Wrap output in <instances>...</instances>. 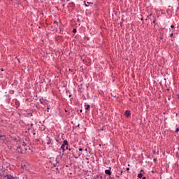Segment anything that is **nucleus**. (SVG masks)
<instances>
[{
    "label": "nucleus",
    "instance_id": "nucleus-1",
    "mask_svg": "<svg viewBox=\"0 0 179 179\" xmlns=\"http://www.w3.org/2000/svg\"><path fill=\"white\" fill-rule=\"evenodd\" d=\"M105 173L107 174V176H111V167H109V169H106Z\"/></svg>",
    "mask_w": 179,
    "mask_h": 179
},
{
    "label": "nucleus",
    "instance_id": "nucleus-2",
    "mask_svg": "<svg viewBox=\"0 0 179 179\" xmlns=\"http://www.w3.org/2000/svg\"><path fill=\"white\" fill-rule=\"evenodd\" d=\"M17 152H18V153H23V150H22V147L17 146Z\"/></svg>",
    "mask_w": 179,
    "mask_h": 179
},
{
    "label": "nucleus",
    "instance_id": "nucleus-3",
    "mask_svg": "<svg viewBox=\"0 0 179 179\" xmlns=\"http://www.w3.org/2000/svg\"><path fill=\"white\" fill-rule=\"evenodd\" d=\"M125 115H126V117H130L131 116V111H129V110H126L125 111Z\"/></svg>",
    "mask_w": 179,
    "mask_h": 179
},
{
    "label": "nucleus",
    "instance_id": "nucleus-4",
    "mask_svg": "<svg viewBox=\"0 0 179 179\" xmlns=\"http://www.w3.org/2000/svg\"><path fill=\"white\" fill-rule=\"evenodd\" d=\"M84 3H85V6H90V4L91 5H93V3H89V2H85V1H84Z\"/></svg>",
    "mask_w": 179,
    "mask_h": 179
},
{
    "label": "nucleus",
    "instance_id": "nucleus-5",
    "mask_svg": "<svg viewBox=\"0 0 179 179\" xmlns=\"http://www.w3.org/2000/svg\"><path fill=\"white\" fill-rule=\"evenodd\" d=\"M62 145L68 146V141L64 140V141H63V144H62Z\"/></svg>",
    "mask_w": 179,
    "mask_h": 179
},
{
    "label": "nucleus",
    "instance_id": "nucleus-6",
    "mask_svg": "<svg viewBox=\"0 0 179 179\" xmlns=\"http://www.w3.org/2000/svg\"><path fill=\"white\" fill-rule=\"evenodd\" d=\"M60 149H62V150L63 153H65V145H62V146H61Z\"/></svg>",
    "mask_w": 179,
    "mask_h": 179
},
{
    "label": "nucleus",
    "instance_id": "nucleus-7",
    "mask_svg": "<svg viewBox=\"0 0 179 179\" xmlns=\"http://www.w3.org/2000/svg\"><path fill=\"white\" fill-rule=\"evenodd\" d=\"M85 109L89 110L90 108V105H85Z\"/></svg>",
    "mask_w": 179,
    "mask_h": 179
},
{
    "label": "nucleus",
    "instance_id": "nucleus-8",
    "mask_svg": "<svg viewBox=\"0 0 179 179\" xmlns=\"http://www.w3.org/2000/svg\"><path fill=\"white\" fill-rule=\"evenodd\" d=\"M142 177H143V174L139 173V174L138 175V178H142Z\"/></svg>",
    "mask_w": 179,
    "mask_h": 179
},
{
    "label": "nucleus",
    "instance_id": "nucleus-9",
    "mask_svg": "<svg viewBox=\"0 0 179 179\" xmlns=\"http://www.w3.org/2000/svg\"><path fill=\"white\" fill-rule=\"evenodd\" d=\"M7 179H13V178L12 176L8 175V176H7Z\"/></svg>",
    "mask_w": 179,
    "mask_h": 179
},
{
    "label": "nucleus",
    "instance_id": "nucleus-10",
    "mask_svg": "<svg viewBox=\"0 0 179 179\" xmlns=\"http://www.w3.org/2000/svg\"><path fill=\"white\" fill-rule=\"evenodd\" d=\"M57 164H58V162H56L55 164H53L54 167H57Z\"/></svg>",
    "mask_w": 179,
    "mask_h": 179
},
{
    "label": "nucleus",
    "instance_id": "nucleus-11",
    "mask_svg": "<svg viewBox=\"0 0 179 179\" xmlns=\"http://www.w3.org/2000/svg\"><path fill=\"white\" fill-rule=\"evenodd\" d=\"M73 33H76V29H73Z\"/></svg>",
    "mask_w": 179,
    "mask_h": 179
},
{
    "label": "nucleus",
    "instance_id": "nucleus-12",
    "mask_svg": "<svg viewBox=\"0 0 179 179\" xmlns=\"http://www.w3.org/2000/svg\"><path fill=\"white\" fill-rule=\"evenodd\" d=\"M176 132H179V128H177Z\"/></svg>",
    "mask_w": 179,
    "mask_h": 179
},
{
    "label": "nucleus",
    "instance_id": "nucleus-13",
    "mask_svg": "<svg viewBox=\"0 0 179 179\" xmlns=\"http://www.w3.org/2000/svg\"><path fill=\"white\" fill-rule=\"evenodd\" d=\"M50 143H51V141H49L48 142H47V145H50Z\"/></svg>",
    "mask_w": 179,
    "mask_h": 179
},
{
    "label": "nucleus",
    "instance_id": "nucleus-14",
    "mask_svg": "<svg viewBox=\"0 0 179 179\" xmlns=\"http://www.w3.org/2000/svg\"><path fill=\"white\" fill-rule=\"evenodd\" d=\"M79 152H82L83 150L82 148L78 149Z\"/></svg>",
    "mask_w": 179,
    "mask_h": 179
},
{
    "label": "nucleus",
    "instance_id": "nucleus-15",
    "mask_svg": "<svg viewBox=\"0 0 179 179\" xmlns=\"http://www.w3.org/2000/svg\"><path fill=\"white\" fill-rule=\"evenodd\" d=\"M171 29H174V25H171Z\"/></svg>",
    "mask_w": 179,
    "mask_h": 179
},
{
    "label": "nucleus",
    "instance_id": "nucleus-16",
    "mask_svg": "<svg viewBox=\"0 0 179 179\" xmlns=\"http://www.w3.org/2000/svg\"><path fill=\"white\" fill-rule=\"evenodd\" d=\"M173 33L170 34V37H173Z\"/></svg>",
    "mask_w": 179,
    "mask_h": 179
},
{
    "label": "nucleus",
    "instance_id": "nucleus-17",
    "mask_svg": "<svg viewBox=\"0 0 179 179\" xmlns=\"http://www.w3.org/2000/svg\"><path fill=\"white\" fill-rule=\"evenodd\" d=\"M150 16H152V14H150L149 15H148V17H150Z\"/></svg>",
    "mask_w": 179,
    "mask_h": 179
},
{
    "label": "nucleus",
    "instance_id": "nucleus-18",
    "mask_svg": "<svg viewBox=\"0 0 179 179\" xmlns=\"http://www.w3.org/2000/svg\"><path fill=\"white\" fill-rule=\"evenodd\" d=\"M68 149H69V148H68V146H66V150H68Z\"/></svg>",
    "mask_w": 179,
    "mask_h": 179
},
{
    "label": "nucleus",
    "instance_id": "nucleus-19",
    "mask_svg": "<svg viewBox=\"0 0 179 179\" xmlns=\"http://www.w3.org/2000/svg\"><path fill=\"white\" fill-rule=\"evenodd\" d=\"M69 150L71 152V150H72V148H69Z\"/></svg>",
    "mask_w": 179,
    "mask_h": 179
},
{
    "label": "nucleus",
    "instance_id": "nucleus-20",
    "mask_svg": "<svg viewBox=\"0 0 179 179\" xmlns=\"http://www.w3.org/2000/svg\"><path fill=\"white\" fill-rule=\"evenodd\" d=\"M129 168H127V171H129Z\"/></svg>",
    "mask_w": 179,
    "mask_h": 179
},
{
    "label": "nucleus",
    "instance_id": "nucleus-21",
    "mask_svg": "<svg viewBox=\"0 0 179 179\" xmlns=\"http://www.w3.org/2000/svg\"><path fill=\"white\" fill-rule=\"evenodd\" d=\"M101 131H104V128H102V129H101Z\"/></svg>",
    "mask_w": 179,
    "mask_h": 179
},
{
    "label": "nucleus",
    "instance_id": "nucleus-22",
    "mask_svg": "<svg viewBox=\"0 0 179 179\" xmlns=\"http://www.w3.org/2000/svg\"><path fill=\"white\" fill-rule=\"evenodd\" d=\"M0 138H3V136H0Z\"/></svg>",
    "mask_w": 179,
    "mask_h": 179
},
{
    "label": "nucleus",
    "instance_id": "nucleus-23",
    "mask_svg": "<svg viewBox=\"0 0 179 179\" xmlns=\"http://www.w3.org/2000/svg\"><path fill=\"white\" fill-rule=\"evenodd\" d=\"M143 179H146V178H145V177H143Z\"/></svg>",
    "mask_w": 179,
    "mask_h": 179
},
{
    "label": "nucleus",
    "instance_id": "nucleus-24",
    "mask_svg": "<svg viewBox=\"0 0 179 179\" xmlns=\"http://www.w3.org/2000/svg\"><path fill=\"white\" fill-rule=\"evenodd\" d=\"M66 2H69V0H66Z\"/></svg>",
    "mask_w": 179,
    "mask_h": 179
},
{
    "label": "nucleus",
    "instance_id": "nucleus-25",
    "mask_svg": "<svg viewBox=\"0 0 179 179\" xmlns=\"http://www.w3.org/2000/svg\"><path fill=\"white\" fill-rule=\"evenodd\" d=\"M17 61H18V62H20V61H19V59H17Z\"/></svg>",
    "mask_w": 179,
    "mask_h": 179
},
{
    "label": "nucleus",
    "instance_id": "nucleus-26",
    "mask_svg": "<svg viewBox=\"0 0 179 179\" xmlns=\"http://www.w3.org/2000/svg\"><path fill=\"white\" fill-rule=\"evenodd\" d=\"M155 22H156V21L154 20V21H153V23H155Z\"/></svg>",
    "mask_w": 179,
    "mask_h": 179
},
{
    "label": "nucleus",
    "instance_id": "nucleus-27",
    "mask_svg": "<svg viewBox=\"0 0 179 179\" xmlns=\"http://www.w3.org/2000/svg\"><path fill=\"white\" fill-rule=\"evenodd\" d=\"M80 113H82V110H80Z\"/></svg>",
    "mask_w": 179,
    "mask_h": 179
},
{
    "label": "nucleus",
    "instance_id": "nucleus-28",
    "mask_svg": "<svg viewBox=\"0 0 179 179\" xmlns=\"http://www.w3.org/2000/svg\"><path fill=\"white\" fill-rule=\"evenodd\" d=\"M23 145H24V143H23V144H22Z\"/></svg>",
    "mask_w": 179,
    "mask_h": 179
}]
</instances>
